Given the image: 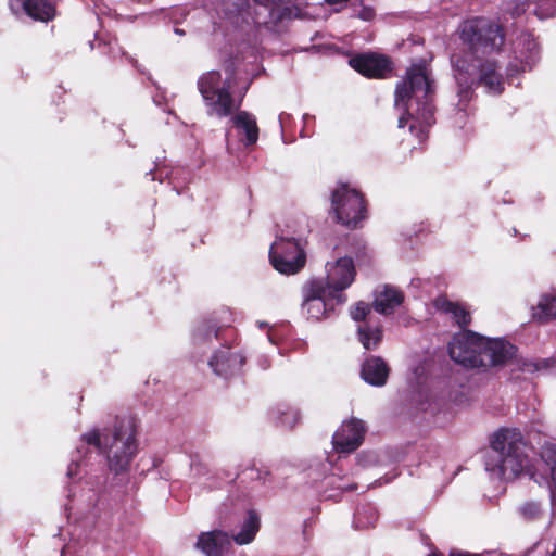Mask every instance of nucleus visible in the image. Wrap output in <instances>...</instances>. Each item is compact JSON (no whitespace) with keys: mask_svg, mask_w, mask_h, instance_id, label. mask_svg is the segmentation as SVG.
Instances as JSON below:
<instances>
[{"mask_svg":"<svg viewBox=\"0 0 556 556\" xmlns=\"http://www.w3.org/2000/svg\"><path fill=\"white\" fill-rule=\"evenodd\" d=\"M460 39L470 51L453 54L451 63L458 86L459 119L466 115V104L472 96V85L483 86L488 93L500 94L504 90V81L494 61H482L483 56L500 51L504 45L502 27L485 17L465 21L459 27Z\"/></svg>","mask_w":556,"mask_h":556,"instance_id":"f257e3e1","label":"nucleus"},{"mask_svg":"<svg viewBox=\"0 0 556 556\" xmlns=\"http://www.w3.org/2000/svg\"><path fill=\"white\" fill-rule=\"evenodd\" d=\"M433 94L434 87L425 64L412 65L395 90V106L406 114L399 118V127H404L407 119H412L409 130L420 142L427 138V129L434 123Z\"/></svg>","mask_w":556,"mask_h":556,"instance_id":"f03ea898","label":"nucleus"},{"mask_svg":"<svg viewBox=\"0 0 556 556\" xmlns=\"http://www.w3.org/2000/svg\"><path fill=\"white\" fill-rule=\"evenodd\" d=\"M529 446L517 428H502L491 438V453L485 460V469L496 479L510 480L522 472L541 483L536 472L530 468Z\"/></svg>","mask_w":556,"mask_h":556,"instance_id":"7ed1b4c3","label":"nucleus"},{"mask_svg":"<svg viewBox=\"0 0 556 556\" xmlns=\"http://www.w3.org/2000/svg\"><path fill=\"white\" fill-rule=\"evenodd\" d=\"M81 441L102 448L109 469L116 475L128 469L138 450L135 422L129 418L118 420L102 440L98 430H91L81 435Z\"/></svg>","mask_w":556,"mask_h":556,"instance_id":"20e7f679","label":"nucleus"},{"mask_svg":"<svg viewBox=\"0 0 556 556\" xmlns=\"http://www.w3.org/2000/svg\"><path fill=\"white\" fill-rule=\"evenodd\" d=\"M231 86V73L223 78L219 72L211 71L199 78L198 87L208 115L226 117L240 106V101L237 102L229 92Z\"/></svg>","mask_w":556,"mask_h":556,"instance_id":"39448f33","label":"nucleus"},{"mask_svg":"<svg viewBox=\"0 0 556 556\" xmlns=\"http://www.w3.org/2000/svg\"><path fill=\"white\" fill-rule=\"evenodd\" d=\"M331 207L337 220L349 227H356L365 218L363 195L348 185H340L332 191Z\"/></svg>","mask_w":556,"mask_h":556,"instance_id":"423d86ee","label":"nucleus"},{"mask_svg":"<svg viewBox=\"0 0 556 556\" xmlns=\"http://www.w3.org/2000/svg\"><path fill=\"white\" fill-rule=\"evenodd\" d=\"M269 260L273 267L283 274L293 275L305 265V253L299 238L280 236L270 245Z\"/></svg>","mask_w":556,"mask_h":556,"instance_id":"0eeeda50","label":"nucleus"},{"mask_svg":"<svg viewBox=\"0 0 556 556\" xmlns=\"http://www.w3.org/2000/svg\"><path fill=\"white\" fill-rule=\"evenodd\" d=\"M540 60V47L532 34L521 30L510 40L509 75L531 70Z\"/></svg>","mask_w":556,"mask_h":556,"instance_id":"6e6552de","label":"nucleus"},{"mask_svg":"<svg viewBox=\"0 0 556 556\" xmlns=\"http://www.w3.org/2000/svg\"><path fill=\"white\" fill-rule=\"evenodd\" d=\"M303 312L309 318L319 320L334 308L337 298L327 291L321 278L308 281L303 288Z\"/></svg>","mask_w":556,"mask_h":556,"instance_id":"1a4fd4ad","label":"nucleus"},{"mask_svg":"<svg viewBox=\"0 0 556 556\" xmlns=\"http://www.w3.org/2000/svg\"><path fill=\"white\" fill-rule=\"evenodd\" d=\"M326 278L323 279L327 291L337 298V303H344L346 298L342 293L349 288L355 278V267L351 257H341L334 262H328L325 266Z\"/></svg>","mask_w":556,"mask_h":556,"instance_id":"9d476101","label":"nucleus"},{"mask_svg":"<svg viewBox=\"0 0 556 556\" xmlns=\"http://www.w3.org/2000/svg\"><path fill=\"white\" fill-rule=\"evenodd\" d=\"M480 340L481 336L472 331L457 333L448 345L451 358L465 367H479Z\"/></svg>","mask_w":556,"mask_h":556,"instance_id":"9b49d317","label":"nucleus"},{"mask_svg":"<svg viewBox=\"0 0 556 556\" xmlns=\"http://www.w3.org/2000/svg\"><path fill=\"white\" fill-rule=\"evenodd\" d=\"M366 432L364 422L357 418L343 421L332 437L333 448L339 453H352L357 450Z\"/></svg>","mask_w":556,"mask_h":556,"instance_id":"f8f14e48","label":"nucleus"},{"mask_svg":"<svg viewBox=\"0 0 556 556\" xmlns=\"http://www.w3.org/2000/svg\"><path fill=\"white\" fill-rule=\"evenodd\" d=\"M244 362L245 358L243 355L238 352H232L230 348L226 345H222L219 349L213 351L207 364L216 376L223 379H229L241 371Z\"/></svg>","mask_w":556,"mask_h":556,"instance_id":"ddd939ff","label":"nucleus"},{"mask_svg":"<svg viewBox=\"0 0 556 556\" xmlns=\"http://www.w3.org/2000/svg\"><path fill=\"white\" fill-rule=\"evenodd\" d=\"M479 367H491L504 364L513 357L514 346L502 339L481 337Z\"/></svg>","mask_w":556,"mask_h":556,"instance_id":"4468645a","label":"nucleus"},{"mask_svg":"<svg viewBox=\"0 0 556 556\" xmlns=\"http://www.w3.org/2000/svg\"><path fill=\"white\" fill-rule=\"evenodd\" d=\"M349 63L359 74L370 78H382L390 70L388 59L372 53L351 58Z\"/></svg>","mask_w":556,"mask_h":556,"instance_id":"2eb2a0df","label":"nucleus"},{"mask_svg":"<svg viewBox=\"0 0 556 556\" xmlns=\"http://www.w3.org/2000/svg\"><path fill=\"white\" fill-rule=\"evenodd\" d=\"M10 8L13 12L22 9L34 20L48 22L55 16V7L51 0H10Z\"/></svg>","mask_w":556,"mask_h":556,"instance_id":"dca6fc26","label":"nucleus"},{"mask_svg":"<svg viewBox=\"0 0 556 556\" xmlns=\"http://www.w3.org/2000/svg\"><path fill=\"white\" fill-rule=\"evenodd\" d=\"M229 545V535L220 530L201 533L197 542V547L205 556H223Z\"/></svg>","mask_w":556,"mask_h":556,"instance_id":"f3484780","label":"nucleus"},{"mask_svg":"<svg viewBox=\"0 0 556 556\" xmlns=\"http://www.w3.org/2000/svg\"><path fill=\"white\" fill-rule=\"evenodd\" d=\"M540 478L548 481L551 493L556 498V444L545 443L540 451Z\"/></svg>","mask_w":556,"mask_h":556,"instance_id":"a211bd4d","label":"nucleus"},{"mask_svg":"<svg viewBox=\"0 0 556 556\" xmlns=\"http://www.w3.org/2000/svg\"><path fill=\"white\" fill-rule=\"evenodd\" d=\"M361 372L366 382L381 387L387 381L389 368L382 358L372 356L364 362Z\"/></svg>","mask_w":556,"mask_h":556,"instance_id":"6ab92c4d","label":"nucleus"},{"mask_svg":"<svg viewBox=\"0 0 556 556\" xmlns=\"http://www.w3.org/2000/svg\"><path fill=\"white\" fill-rule=\"evenodd\" d=\"M403 294L395 288L384 287L383 290L379 291L374 301L375 309L380 314H391L395 307L402 304Z\"/></svg>","mask_w":556,"mask_h":556,"instance_id":"aec40b11","label":"nucleus"},{"mask_svg":"<svg viewBox=\"0 0 556 556\" xmlns=\"http://www.w3.org/2000/svg\"><path fill=\"white\" fill-rule=\"evenodd\" d=\"M232 122L241 135H244L243 142L245 146L254 144L258 139V127L255 117L241 111L232 117Z\"/></svg>","mask_w":556,"mask_h":556,"instance_id":"412c9836","label":"nucleus"},{"mask_svg":"<svg viewBox=\"0 0 556 556\" xmlns=\"http://www.w3.org/2000/svg\"><path fill=\"white\" fill-rule=\"evenodd\" d=\"M219 342L218 329L212 324H201L193 333V345L199 352L214 349Z\"/></svg>","mask_w":556,"mask_h":556,"instance_id":"4be33fe9","label":"nucleus"},{"mask_svg":"<svg viewBox=\"0 0 556 556\" xmlns=\"http://www.w3.org/2000/svg\"><path fill=\"white\" fill-rule=\"evenodd\" d=\"M532 318L538 321H547L556 318V293L542 294L532 306Z\"/></svg>","mask_w":556,"mask_h":556,"instance_id":"5701e85b","label":"nucleus"},{"mask_svg":"<svg viewBox=\"0 0 556 556\" xmlns=\"http://www.w3.org/2000/svg\"><path fill=\"white\" fill-rule=\"evenodd\" d=\"M437 306L443 313L450 315L455 320V323L460 327L466 326L470 323L469 312L458 303H454L446 299H439L437 300Z\"/></svg>","mask_w":556,"mask_h":556,"instance_id":"b1692460","label":"nucleus"},{"mask_svg":"<svg viewBox=\"0 0 556 556\" xmlns=\"http://www.w3.org/2000/svg\"><path fill=\"white\" fill-rule=\"evenodd\" d=\"M260 529V519L253 511L248 514L247 519L243 521L240 531L233 535L237 544L243 545L251 543Z\"/></svg>","mask_w":556,"mask_h":556,"instance_id":"393cba45","label":"nucleus"},{"mask_svg":"<svg viewBox=\"0 0 556 556\" xmlns=\"http://www.w3.org/2000/svg\"><path fill=\"white\" fill-rule=\"evenodd\" d=\"M358 340L366 350H372L381 341L382 332L378 325H364L358 327Z\"/></svg>","mask_w":556,"mask_h":556,"instance_id":"a878e982","label":"nucleus"},{"mask_svg":"<svg viewBox=\"0 0 556 556\" xmlns=\"http://www.w3.org/2000/svg\"><path fill=\"white\" fill-rule=\"evenodd\" d=\"M276 419L281 427L293 428L301 418L300 412L288 405H279L275 410Z\"/></svg>","mask_w":556,"mask_h":556,"instance_id":"bb28decb","label":"nucleus"},{"mask_svg":"<svg viewBox=\"0 0 556 556\" xmlns=\"http://www.w3.org/2000/svg\"><path fill=\"white\" fill-rule=\"evenodd\" d=\"M519 515L525 520H536L542 514V507L539 502L529 501L521 504L518 508Z\"/></svg>","mask_w":556,"mask_h":556,"instance_id":"cd10ccee","label":"nucleus"},{"mask_svg":"<svg viewBox=\"0 0 556 556\" xmlns=\"http://www.w3.org/2000/svg\"><path fill=\"white\" fill-rule=\"evenodd\" d=\"M245 480L260 481L264 484L269 476V471L266 468L250 467L242 472Z\"/></svg>","mask_w":556,"mask_h":556,"instance_id":"c85d7f7f","label":"nucleus"},{"mask_svg":"<svg viewBox=\"0 0 556 556\" xmlns=\"http://www.w3.org/2000/svg\"><path fill=\"white\" fill-rule=\"evenodd\" d=\"M270 15L273 18L279 21L291 20L300 16V10L294 7H283L273 10Z\"/></svg>","mask_w":556,"mask_h":556,"instance_id":"c756f323","label":"nucleus"},{"mask_svg":"<svg viewBox=\"0 0 556 556\" xmlns=\"http://www.w3.org/2000/svg\"><path fill=\"white\" fill-rule=\"evenodd\" d=\"M369 313V307L363 302H359L355 305V307L351 311V316L354 320L359 321L366 318Z\"/></svg>","mask_w":556,"mask_h":556,"instance_id":"7c9ffc66","label":"nucleus"},{"mask_svg":"<svg viewBox=\"0 0 556 556\" xmlns=\"http://www.w3.org/2000/svg\"><path fill=\"white\" fill-rule=\"evenodd\" d=\"M374 10L368 7H362L359 10H357V13H355V16L363 21H370L374 17Z\"/></svg>","mask_w":556,"mask_h":556,"instance_id":"2f4dec72","label":"nucleus"},{"mask_svg":"<svg viewBox=\"0 0 556 556\" xmlns=\"http://www.w3.org/2000/svg\"><path fill=\"white\" fill-rule=\"evenodd\" d=\"M77 468H78L77 459H76L75 457H73L72 463H71V464H70V466H68L67 476H68L70 478H72V477L76 476V473H77V470H76V469H77Z\"/></svg>","mask_w":556,"mask_h":556,"instance_id":"473e14b6","label":"nucleus"},{"mask_svg":"<svg viewBox=\"0 0 556 556\" xmlns=\"http://www.w3.org/2000/svg\"><path fill=\"white\" fill-rule=\"evenodd\" d=\"M426 372V366L422 365V366H418L414 369V375L416 377V380H417V383H419V379L421 378V376Z\"/></svg>","mask_w":556,"mask_h":556,"instance_id":"72a5a7b5","label":"nucleus"},{"mask_svg":"<svg viewBox=\"0 0 556 556\" xmlns=\"http://www.w3.org/2000/svg\"><path fill=\"white\" fill-rule=\"evenodd\" d=\"M451 556H479V555L470 554L468 552L458 551V552H452Z\"/></svg>","mask_w":556,"mask_h":556,"instance_id":"f704fd0d","label":"nucleus"},{"mask_svg":"<svg viewBox=\"0 0 556 556\" xmlns=\"http://www.w3.org/2000/svg\"><path fill=\"white\" fill-rule=\"evenodd\" d=\"M328 4L330 5H336V4H342V3H345L348 2L349 0H325Z\"/></svg>","mask_w":556,"mask_h":556,"instance_id":"c9c22d12","label":"nucleus"},{"mask_svg":"<svg viewBox=\"0 0 556 556\" xmlns=\"http://www.w3.org/2000/svg\"><path fill=\"white\" fill-rule=\"evenodd\" d=\"M554 14H556V9H555L554 11H552L551 13H547V14H543L542 12H540V13H539V16H540L541 18H543V17H547V16H549V15H554Z\"/></svg>","mask_w":556,"mask_h":556,"instance_id":"e433bc0d","label":"nucleus"},{"mask_svg":"<svg viewBox=\"0 0 556 556\" xmlns=\"http://www.w3.org/2000/svg\"><path fill=\"white\" fill-rule=\"evenodd\" d=\"M175 34L178 35V36H184L185 35V30L181 29V28H175L174 29Z\"/></svg>","mask_w":556,"mask_h":556,"instance_id":"4c0bfd02","label":"nucleus"},{"mask_svg":"<svg viewBox=\"0 0 556 556\" xmlns=\"http://www.w3.org/2000/svg\"><path fill=\"white\" fill-rule=\"evenodd\" d=\"M287 116H288V115H287V114H285V113H281V114L279 115V123H280V126H281V127H282V124H283V118H285V117H287Z\"/></svg>","mask_w":556,"mask_h":556,"instance_id":"58836bf2","label":"nucleus"},{"mask_svg":"<svg viewBox=\"0 0 556 556\" xmlns=\"http://www.w3.org/2000/svg\"><path fill=\"white\" fill-rule=\"evenodd\" d=\"M554 2H556V0H553V1L547 0V1H545V2H544V4H543V5H551V4H553Z\"/></svg>","mask_w":556,"mask_h":556,"instance_id":"ea45409f","label":"nucleus"},{"mask_svg":"<svg viewBox=\"0 0 556 556\" xmlns=\"http://www.w3.org/2000/svg\"><path fill=\"white\" fill-rule=\"evenodd\" d=\"M265 326H266V324H265V323H263V321L258 323V327H260V328H263V327H265Z\"/></svg>","mask_w":556,"mask_h":556,"instance_id":"a19ab883","label":"nucleus"},{"mask_svg":"<svg viewBox=\"0 0 556 556\" xmlns=\"http://www.w3.org/2000/svg\"><path fill=\"white\" fill-rule=\"evenodd\" d=\"M138 2H149L150 0H137Z\"/></svg>","mask_w":556,"mask_h":556,"instance_id":"79ce46f5","label":"nucleus"},{"mask_svg":"<svg viewBox=\"0 0 556 556\" xmlns=\"http://www.w3.org/2000/svg\"><path fill=\"white\" fill-rule=\"evenodd\" d=\"M551 556H556V549L552 553Z\"/></svg>","mask_w":556,"mask_h":556,"instance_id":"37998d69","label":"nucleus"}]
</instances>
